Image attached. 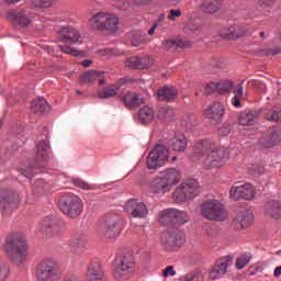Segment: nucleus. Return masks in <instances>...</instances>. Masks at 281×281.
Masks as SVG:
<instances>
[{"label":"nucleus","instance_id":"nucleus-60","mask_svg":"<svg viewBox=\"0 0 281 281\" xmlns=\"http://www.w3.org/2000/svg\"><path fill=\"white\" fill-rule=\"evenodd\" d=\"M232 132V127L229 125H223L220 130L218 133L222 135V137H227V135Z\"/></svg>","mask_w":281,"mask_h":281},{"label":"nucleus","instance_id":"nucleus-37","mask_svg":"<svg viewBox=\"0 0 281 281\" xmlns=\"http://www.w3.org/2000/svg\"><path fill=\"white\" fill-rule=\"evenodd\" d=\"M256 120H258V113L251 110L239 116V124L241 126H254V124H256Z\"/></svg>","mask_w":281,"mask_h":281},{"label":"nucleus","instance_id":"nucleus-31","mask_svg":"<svg viewBox=\"0 0 281 281\" xmlns=\"http://www.w3.org/2000/svg\"><path fill=\"white\" fill-rule=\"evenodd\" d=\"M245 82L240 81L238 83H236L235 86H233L232 90L234 93V98L232 100V104L233 106H235L236 109H238L240 106V100H245Z\"/></svg>","mask_w":281,"mask_h":281},{"label":"nucleus","instance_id":"nucleus-29","mask_svg":"<svg viewBox=\"0 0 281 281\" xmlns=\"http://www.w3.org/2000/svg\"><path fill=\"white\" fill-rule=\"evenodd\" d=\"M169 148L175 150V153H186V148H188V139L184 136L175 135L169 140Z\"/></svg>","mask_w":281,"mask_h":281},{"label":"nucleus","instance_id":"nucleus-63","mask_svg":"<svg viewBox=\"0 0 281 281\" xmlns=\"http://www.w3.org/2000/svg\"><path fill=\"white\" fill-rule=\"evenodd\" d=\"M196 278H199V274L189 273V274L186 276V281H196Z\"/></svg>","mask_w":281,"mask_h":281},{"label":"nucleus","instance_id":"nucleus-45","mask_svg":"<svg viewBox=\"0 0 281 281\" xmlns=\"http://www.w3.org/2000/svg\"><path fill=\"white\" fill-rule=\"evenodd\" d=\"M231 89H234V82L229 79H224L217 82V91L223 94V93H228Z\"/></svg>","mask_w":281,"mask_h":281},{"label":"nucleus","instance_id":"nucleus-13","mask_svg":"<svg viewBox=\"0 0 281 281\" xmlns=\"http://www.w3.org/2000/svg\"><path fill=\"white\" fill-rule=\"evenodd\" d=\"M231 199L233 201H240V199H245L246 201H251L254 196H256V191L254 190V186L251 183L238 184L235 183L231 188Z\"/></svg>","mask_w":281,"mask_h":281},{"label":"nucleus","instance_id":"nucleus-22","mask_svg":"<svg viewBox=\"0 0 281 281\" xmlns=\"http://www.w3.org/2000/svg\"><path fill=\"white\" fill-rule=\"evenodd\" d=\"M153 66V60L150 57H130L125 61V67H130V69H148Z\"/></svg>","mask_w":281,"mask_h":281},{"label":"nucleus","instance_id":"nucleus-23","mask_svg":"<svg viewBox=\"0 0 281 281\" xmlns=\"http://www.w3.org/2000/svg\"><path fill=\"white\" fill-rule=\"evenodd\" d=\"M247 35V31L240 26H228L221 31L220 36L227 38V41H236Z\"/></svg>","mask_w":281,"mask_h":281},{"label":"nucleus","instance_id":"nucleus-46","mask_svg":"<svg viewBox=\"0 0 281 281\" xmlns=\"http://www.w3.org/2000/svg\"><path fill=\"white\" fill-rule=\"evenodd\" d=\"M162 47L166 52H177V49H179L177 38H167L162 41Z\"/></svg>","mask_w":281,"mask_h":281},{"label":"nucleus","instance_id":"nucleus-10","mask_svg":"<svg viewBox=\"0 0 281 281\" xmlns=\"http://www.w3.org/2000/svg\"><path fill=\"white\" fill-rule=\"evenodd\" d=\"M122 233V225H120V216L115 214L105 215L103 223L99 228V234L104 238H117Z\"/></svg>","mask_w":281,"mask_h":281},{"label":"nucleus","instance_id":"nucleus-26","mask_svg":"<svg viewBox=\"0 0 281 281\" xmlns=\"http://www.w3.org/2000/svg\"><path fill=\"white\" fill-rule=\"evenodd\" d=\"M177 88L173 86H165L161 89L158 90L157 95L158 100L161 102H173V100H177L178 95Z\"/></svg>","mask_w":281,"mask_h":281},{"label":"nucleus","instance_id":"nucleus-52","mask_svg":"<svg viewBox=\"0 0 281 281\" xmlns=\"http://www.w3.org/2000/svg\"><path fill=\"white\" fill-rule=\"evenodd\" d=\"M178 49H188L192 47V42L183 37H178Z\"/></svg>","mask_w":281,"mask_h":281},{"label":"nucleus","instance_id":"nucleus-56","mask_svg":"<svg viewBox=\"0 0 281 281\" xmlns=\"http://www.w3.org/2000/svg\"><path fill=\"white\" fill-rule=\"evenodd\" d=\"M181 16V11L179 9H171L167 15L168 21H177Z\"/></svg>","mask_w":281,"mask_h":281},{"label":"nucleus","instance_id":"nucleus-20","mask_svg":"<svg viewBox=\"0 0 281 281\" xmlns=\"http://www.w3.org/2000/svg\"><path fill=\"white\" fill-rule=\"evenodd\" d=\"M234 223L237 229H247L254 223V212L247 209L237 211Z\"/></svg>","mask_w":281,"mask_h":281},{"label":"nucleus","instance_id":"nucleus-15","mask_svg":"<svg viewBox=\"0 0 281 281\" xmlns=\"http://www.w3.org/2000/svg\"><path fill=\"white\" fill-rule=\"evenodd\" d=\"M124 210L130 216H133V218H146L148 216V206L138 199L128 200Z\"/></svg>","mask_w":281,"mask_h":281},{"label":"nucleus","instance_id":"nucleus-7","mask_svg":"<svg viewBox=\"0 0 281 281\" xmlns=\"http://www.w3.org/2000/svg\"><path fill=\"white\" fill-rule=\"evenodd\" d=\"M201 192V187L196 180H187L182 182L172 193V199L175 203H183L184 201H190V199H194L199 196Z\"/></svg>","mask_w":281,"mask_h":281},{"label":"nucleus","instance_id":"nucleus-48","mask_svg":"<svg viewBox=\"0 0 281 281\" xmlns=\"http://www.w3.org/2000/svg\"><path fill=\"white\" fill-rule=\"evenodd\" d=\"M251 261V255H243L239 257L236 261V268L237 269H245L247 265Z\"/></svg>","mask_w":281,"mask_h":281},{"label":"nucleus","instance_id":"nucleus-11","mask_svg":"<svg viewBox=\"0 0 281 281\" xmlns=\"http://www.w3.org/2000/svg\"><path fill=\"white\" fill-rule=\"evenodd\" d=\"M202 216L209 221H225L227 211L216 200H210L202 204Z\"/></svg>","mask_w":281,"mask_h":281},{"label":"nucleus","instance_id":"nucleus-38","mask_svg":"<svg viewBox=\"0 0 281 281\" xmlns=\"http://www.w3.org/2000/svg\"><path fill=\"white\" fill-rule=\"evenodd\" d=\"M131 43L133 47H139V45H144V43H148V36L142 31H133L131 33Z\"/></svg>","mask_w":281,"mask_h":281},{"label":"nucleus","instance_id":"nucleus-21","mask_svg":"<svg viewBox=\"0 0 281 281\" xmlns=\"http://www.w3.org/2000/svg\"><path fill=\"white\" fill-rule=\"evenodd\" d=\"M87 281H104V269L100 262H92L88 266Z\"/></svg>","mask_w":281,"mask_h":281},{"label":"nucleus","instance_id":"nucleus-53","mask_svg":"<svg viewBox=\"0 0 281 281\" xmlns=\"http://www.w3.org/2000/svg\"><path fill=\"white\" fill-rule=\"evenodd\" d=\"M59 49L64 54H70V56H80V52L70 46H59Z\"/></svg>","mask_w":281,"mask_h":281},{"label":"nucleus","instance_id":"nucleus-17","mask_svg":"<svg viewBox=\"0 0 281 281\" xmlns=\"http://www.w3.org/2000/svg\"><path fill=\"white\" fill-rule=\"evenodd\" d=\"M40 232L46 236L60 234V220L54 215L46 216L40 225Z\"/></svg>","mask_w":281,"mask_h":281},{"label":"nucleus","instance_id":"nucleus-34","mask_svg":"<svg viewBox=\"0 0 281 281\" xmlns=\"http://www.w3.org/2000/svg\"><path fill=\"white\" fill-rule=\"evenodd\" d=\"M265 212L272 218H280L281 216V204L280 201L271 200L265 205Z\"/></svg>","mask_w":281,"mask_h":281},{"label":"nucleus","instance_id":"nucleus-61","mask_svg":"<svg viewBox=\"0 0 281 281\" xmlns=\"http://www.w3.org/2000/svg\"><path fill=\"white\" fill-rule=\"evenodd\" d=\"M262 53L266 56H277V54H280V48H277V49L266 48L262 50Z\"/></svg>","mask_w":281,"mask_h":281},{"label":"nucleus","instance_id":"nucleus-59","mask_svg":"<svg viewBox=\"0 0 281 281\" xmlns=\"http://www.w3.org/2000/svg\"><path fill=\"white\" fill-rule=\"evenodd\" d=\"M164 278H169V276H177V271H175V267L167 266L165 270H162Z\"/></svg>","mask_w":281,"mask_h":281},{"label":"nucleus","instance_id":"nucleus-43","mask_svg":"<svg viewBox=\"0 0 281 281\" xmlns=\"http://www.w3.org/2000/svg\"><path fill=\"white\" fill-rule=\"evenodd\" d=\"M214 91H218V82L216 81H210L205 83L202 88H199L195 92V95H210V93H214Z\"/></svg>","mask_w":281,"mask_h":281},{"label":"nucleus","instance_id":"nucleus-64","mask_svg":"<svg viewBox=\"0 0 281 281\" xmlns=\"http://www.w3.org/2000/svg\"><path fill=\"white\" fill-rule=\"evenodd\" d=\"M280 276H281V266L274 269V278H280Z\"/></svg>","mask_w":281,"mask_h":281},{"label":"nucleus","instance_id":"nucleus-32","mask_svg":"<svg viewBox=\"0 0 281 281\" xmlns=\"http://www.w3.org/2000/svg\"><path fill=\"white\" fill-rule=\"evenodd\" d=\"M14 25H21V27H27L32 21L30 20V13L25 11L11 12L10 14Z\"/></svg>","mask_w":281,"mask_h":281},{"label":"nucleus","instance_id":"nucleus-44","mask_svg":"<svg viewBox=\"0 0 281 281\" xmlns=\"http://www.w3.org/2000/svg\"><path fill=\"white\" fill-rule=\"evenodd\" d=\"M209 67L214 69V71H221L227 67V60H225V58H223V57L212 58L209 61Z\"/></svg>","mask_w":281,"mask_h":281},{"label":"nucleus","instance_id":"nucleus-14","mask_svg":"<svg viewBox=\"0 0 281 281\" xmlns=\"http://www.w3.org/2000/svg\"><path fill=\"white\" fill-rule=\"evenodd\" d=\"M234 265V259L229 256L223 257L216 261L209 272L210 280H221L227 273L229 267Z\"/></svg>","mask_w":281,"mask_h":281},{"label":"nucleus","instance_id":"nucleus-62","mask_svg":"<svg viewBox=\"0 0 281 281\" xmlns=\"http://www.w3.org/2000/svg\"><path fill=\"white\" fill-rule=\"evenodd\" d=\"M64 281H80V277L78 274H67Z\"/></svg>","mask_w":281,"mask_h":281},{"label":"nucleus","instance_id":"nucleus-1","mask_svg":"<svg viewBox=\"0 0 281 281\" xmlns=\"http://www.w3.org/2000/svg\"><path fill=\"white\" fill-rule=\"evenodd\" d=\"M194 155L204 157L205 170H218L227 164V149L211 140H199L194 144Z\"/></svg>","mask_w":281,"mask_h":281},{"label":"nucleus","instance_id":"nucleus-39","mask_svg":"<svg viewBox=\"0 0 281 281\" xmlns=\"http://www.w3.org/2000/svg\"><path fill=\"white\" fill-rule=\"evenodd\" d=\"M98 78H102V72L97 70H90L79 77V82L81 85H91V82H95Z\"/></svg>","mask_w":281,"mask_h":281},{"label":"nucleus","instance_id":"nucleus-6","mask_svg":"<svg viewBox=\"0 0 281 281\" xmlns=\"http://www.w3.org/2000/svg\"><path fill=\"white\" fill-rule=\"evenodd\" d=\"M59 209L69 218H78L85 210V203L78 195L66 194L59 200Z\"/></svg>","mask_w":281,"mask_h":281},{"label":"nucleus","instance_id":"nucleus-35","mask_svg":"<svg viewBox=\"0 0 281 281\" xmlns=\"http://www.w3.org/2000/svg\"><path fill=\"white\" fill-rule=\"evenodd\" d=\"M31 109L34 111V113H46L47 111L52 110L45 98H37L36 100L32 101Z\"/></svg>","mask_w":281,"mask_h":281},{"label":"nucleus","instance_id":"nucleus-5","mask_svg":"<svg viewBox=\"0 0 281 281\" xmlns=\"http://www.w3.org/2000/svg\"><path fill=\"white\" fill-rule=\"evenodd\" d=\"M135 274V258L131 254H125L116 260L113 269V277L117 281L131 280Z\"/></svg>","mask_w":281,"mask_h":281},{"label":"nucleus","instance_id":"nucleus-3","mask_svg":"<svg viewBox=\"0 0 281 281\" xmlns=\"http://www.w3.org/2000/svg\"><path fill=\"white\" fill-rule=\"evenodd\" d=\"M49 159H52V147L49 146V143L46 140H40L37 144L34 166L24 165L21 175L26 177V179H32V177L36 175V170H38V168H45L49 164Z\"/></svg>","mask_w":281,"mask_h":281},{"label":"nucleus","instance_id":"nucleus-30","mask_svg":"<svg viewBox=\"0 0 281 281\" xmlns=\"http://www.w3.org/2000/svg\"><path fill=\"white\" fill-rule=\"evenodd\" d=\"M221 0H202L200 10L206 12V14H216L222 8Z\"/></svg>","mask_w":281,"mask_h":281},{"label":"nucleus","instance_id":"nucleus-33","mask_svg":"<svg viewBox=\"0 0 281 281\" xmlns=\"http://www.w3.org/2000/svg\"><path fill=\"white\" fill-rule=\"evenodd\" d=\"M138 120L140 124H150V122H155V110L148 105L143 106L138 112Z\"/></svg>","mask_w":281,"mask_h":281},{"label":"nucleus","instance_id":"nucleus-4","mask_svg":"<svg viewBox=\"0 0 281 281\" xmlns=\"http://www.w3.org/2000/svg\"><path fill=\"white\" fill-rule=\"evenodd\" d=\"M60 268L54 259H43L35 268L36 281H60Z\"/></svg>","mask_w":281,"mask_h":281},{"label":"nucleus","instance_id":"nucleus-41","mask_svg":"<svg viewBox=\"0 0 281 281\" xmlns=\"http://www.w3.org/2000/svg\"><path fill=\"white\" fill-rule=\"evenodd\" d=\"M67 245L68 247H70V249H78L79 247L87 245V235L85 234L75 235L67 241Z\"/></svg>","mask_w":281,"mask_h":281},{"label":"nucleus","instance_id":"nucleus-25","mask_svg":"<svg viewBox=\"0 0 281 281\" xmlns=\"http://www.w3.org/2000/svg\"><path fill=\"white\" fill-rule=\"evenodd\" d=\"M122 102L126 106V109H137L144 104V98L135 92H127L123 94Z\"/></svg>","mask_w":281,"mask_h":281},{"label":"nucleus","instance_id":"nucleus-49","mask_svg":"<svg viewBox=\"0 0 281 281\" xmlns=\"http://www.w3.org/2000/svg\"><path fill=\"white\" fill-rule=\"evenodd\" d=\"M266 120L269 122H280L281 120V111L278 110H269L266 114Z\"/></svg>","mask_w":281,"mask_h":281},{"label":"nucleus","instance_id":"nucleus-16","mask_svg":"<svg viewBox=\"0 0 281 281\" xmlns=\"http://www.w3.org/2000/svg\"><path fill=\"white\" fill-rule=\"evenodd\" d=\"M161 243L166 249L181 247L186 243V234L183 231H171L161 237Z\"/></svg>","mask_w":281,"mask_h":281},{"label":"nucleus","instance_id":"nucleus-54","mask_svg":"<svg viewBox=\"0 0 281 281\" xmlns=\"http://www.w3.org/2000/svg\"><path fill=\"white\" fill-rule=\"evenodd\" d=\"M276 1H278V0H259V5L263 10H269V9L273 8V5H276Z\"/></svg>","mask_w":281,"mask_h":281},{"label":"nucleus","instance_id":"nucleus-8","mask_svg":"<svg viewBox=\"0 0 281 281\" xmlns=\"http://www.w3.org/2000/svg\"><path fill=\"white\" fill-rule=\"evenodd\" d=\"M168 159H170V149L165 145L157 144L147 157V168L148 170H159L168 164Z\"/></svg>","mask_w":281,"mask_h":281},{"label":"nucleus","instance_id":"nucleus-9","mask_svg":"<svg viewBox=\"0 0 281 281\" xmlns=\"http://www.w3.org/2000/svg\"><path fill=\"white\" fill-rule=\"evenodd\" d=\"M158 221L160 225H186L190 216L184 211L177 209H166L159 213Z\"/></svg>","mask_w":281,"mask_h":281},{"label":"nucleus","instance_id":"nucleus-24","mask_svg":"<svg viewBox=\"0 0 281 281\" xmlns=\"http://www.w3.org/2000/svg\"><path fill=\"white\" fill-rule=\"evenodd\" d=\"M149 188L154 194H167L172 190L161 175L150 181Z\"/></svg>","mask_w":281,"mask_h":281},{"label":"nucleus","instance_id":"nucleus-47","mask_svg":"<svg viewBox=\"0 0 281 281\" xmlns=\"http://www.w3.org/2000/svg\"><path fill=\"white\" fill-rule=\"evenodd\" d=\"M10 278V267L0 259V281H8Z\"/></svg>","mask_w":281,"mask_h":281},{"label":"nucleus","instance_id":"nucleus-50","mask_svg":"<svg viewBox=\"0 0 281 281\" xmlns=\"http://www.w3.org/2000/svg\"><path fill=\"white\" fill-rule=\"evenodd\" d=\"M74 186H76L77 188H80L81 190H93V186L89 184V182L77 178L72 180Z\"/></svg>","mask_w":281,"mask_h":281},{"label":"nucleus","instance_id":"nucleus-58","mask_svg":"<svg viewBox=\"0 0 281 281\" xmlns=\"http://www.w3.org/2000/svg\"><path fill=\"white\" fill-rule=\"evenodd\" d=\"M173 111L170 108L167 109H162L159 113H158V117L160 120H165L168 119L170 115H172Z\"/></svg>","mask_w":281,"mask_h":281},{"label":"nucleus","instance_id":"nucleus-28","mask_svg":"<svg viewBox=\"0 0 281 281\" xmlns=\"http://www.w3.org/2000/svg\"><path fill=\"white\" fill-rule=\"evenodd\" d=\"M165 182L168 183L169 188L172 189V186H177L179 181H181V172L175 168L166 169L165 171L160 172Z\"/></svg>","mask_w":281,"mask_h":281},{"label":"nucleus","instance_id":"nucleus-40","mask_svg":"<svg viewBox=\"0 0 281 281\" xmlns=\"http://www.w3.org/2000/svg\"><path fill=\"white\" fill-rule=\"evenodd\" d=\"M120 27V20L114 15L105 14V22L103 24V30L108 32H117Z\"/></svg>","mask_w":281,"mask_h":281},{"label":"nucleus","instance_id":"nucleus-51","mask_svg":"<svg viewBox=\"0 0 281 281\" xmlns=\"http://www.w3.org/2000/svg\"><path fill=\"white\" fill-rule=\"evenodd\" d=\"M35 190L37 194H45V192L48 190V187L45 183V180H37L35 182Z\"/></svg>","mask_w":281,"mask_h":281},{"label":"nucleus","instance_id":"nucleus-19","mask_svg":"<svg viewBox=\"0 0 281 281\" xmlns=\"http://www.w3.org/2000/svg\"><path fill=\"white\" fill-rule=\"evenodd\" d=\"M58 40L67 45H76L80 41V31L74 26H64L58 32Z\"/></svg>","mask_w":281,"mask_h":281},{"label":"nucleus","instance_id":"nucleus-27","mask_svg":"<svg viewBox=\"0 0 281 281\" xmlns=\"http://www.w3.org/2000/svg\"><path fill=\"white\" fill-rule=\"evenodd\" d=\"M280 142H281L280 130L271 131L268 136H263L259 140L260 146H262L263 148H273V146H276V144H280Z\"/></svg>","mask_w":281,"mask_h":281},{"label":"nucleus","instance_id":"nucleus-55","mask_svg":"<svg viewBox=\"0 0 281 281\" xmlns=\"http://www.w3.org/2000/svg\"><path fill=\"white\" fill-rule=\"evenodd\" d=\"M32 2L36 8H48L54 3V0H32Z\"/></svg>","mask_w":281,"mask_h":281},{"label":"nucleus","instance_id":"nucleus-36","mask_svg":"<svg viewBox=\"0 0 281 281\" xmlns=\"http://www.w3.org/2000/svg\"><path fill=\"white\" fill-rule=\"evenodd\" d=\"M120 88L115 85H109L108 87L101 88L98 90L99 98L108 100L109 98H115L117 95Z\"/></svg>","mask_w":281,"mask_h":281},{"label":"nucleus","instance_id":"nucleus-12","mask_svg":"<svg viewBox=\"0 0 281 281\" xmlns=\"http://www.w3.org/2000/svg\"><path fill=\"white\" fill-rule=\"evenodd\" d=\"M203 116L212 126H218L223 122V117H225V105L221 102H215L204 110Z\"/></svg>","mask_w":281,"mask_h":281},{"label":"nucleus","instance_id":"nucleus-57","mask_svg":"<svg viewBox=\"0 0 281 281\" xmlns=\"http://www.w3.org/2000/svg\"><path fill=\"white\" fill-rule=\"evenodd\" d=\"M155 0H132L133 5L136 8H146V5H150Z\"/></svg>","mask_w":281,"mask_h":281},{"label":"nucleus","instance_id":"nucleus-42","mask_svg":"<svg viewBox=\"0 0 281 281\" xmlns=\"http://www.w3.org/2000/svg\"><path fill=\"white\" fill-rule=\"evenodd\" d=\"M106 13L99 12L91 16L90 23L94 30H104Z\"/></svg>","mask_w":281,"mask_h":281},{"label":"nucleus","instance_id":"nucleus-18","mask_svg":"<svg viewBox=\"0 0 281 281\" xmlns=\"http://www.w3.org/2000/svg\"><path fill=\"white\" fill-rule=\"evenodd\" d=\"M0 199L4 210H16L21 203V193L16 191L2 190L0 191Z\"/></svg>","mask_w":281,"mask_h":281},{"label":"nucleus","instance_id":"nucleus-2","mask_svg":"<svg viewBox=\"0 0 281 281\" xmlns=\"http://www.w3.org/2000/svg\"><path fill=\"white\" fill-rule=\"evenodd\" d=\"M5 251L14 265H23L27 260V241L21 233L12 234L7 239Z\"/></svg>","mask_w":281,"mask_h":281}]
</instances>
